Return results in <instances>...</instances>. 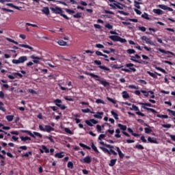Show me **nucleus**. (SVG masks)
Returning <instances> with one entry per match:
<instances>
[{"label":"nucleus","mask_w":175,"mask_h":175,"mask_svg":"<svg viewBox=\"0 0 175 175\" xmlns=\"http://www.w3.org/2000/svg\"><path fill=\"white\" fill-rule=\"evenodd\" d=\"M85 124H87V125L89 126H93L94 124H98V121H96L95 119H92L90 120H85Z\"/></svg>","instance_id":"6"},{"label":"nucleus","mask_w":175,"mask_h":175,"mask_svg":"<svg viewBox=\"0 0 175 175\" xmlns=\"http://www.w3.org/2000/svg\"><path fill=\"white\" fill-rule=\"evenodd\" d=\"M22 142H27V140H31V137H21Z\"/></svg>","instance_id":"37"},{"label":"nucleus","mask_w":175,"mask_h":175,"mask_svg":"<svg viewBox=\"0 0 175 175\" xmlns=\"http://www.w3.org/2000/svg\"><path fill=\"white\" fill-rule=\"evenodd\" d=\"M58 107L61 108L62 110H65V109H66V106H65V105H59L58 106Z\"/></svg>","instance_id":"60"},{"label":"nucleus","mask_w":175,"mask_h":175,"mask_svg":"<svg viewBox=\"0 0 175 175\" xmlns=\"http://www.w3.org/2000/svg\"><path fill=\"white\" fill-rule=\"evenodd\" d=\"M116 149H117V151H118V155H119L120 158L121 159H122V158H124V153H122V152L121 151V150L120 149V148L116 147Z\"/></svg>","instance_id":"16"},{"label":"nucleus","mask_w":175,"mask_h":175,"mask_svg":"<svg viewBox=\"0 0 175 175\" xmlns=\"http://www.w3.org/2000/svg\"><path fill=\"white\" fill-rule=\"evenodd\" d=\"M105 137H106V135L100 134L98 137V140H102V139H105Z\"/></svg>","instance_id":"55"},{"label":"nucleus","mask_w":175,"mask_h":175,"mask_svg":"<svg viewBox=\"0 0 175 175\" xmlns=\"http://www.w3.org/2000/svg\"><path fill=\"white\" fill-rule=\"evenodd\" d=\"M107 100H109V102H111L112 103H113V105H116V103H117V102L116 101V100L109 98V97H107Z\"/></svg>","instance_id":"41"},{"label":"nucleus","mask_w":175,"mask_h":175,"mask_svg":"<svg viewBox=\"0 0 175 175\" xmlns=\"http://www.w3.org/2000/svg\"><path fill=\"white\" fill-rule=\"evenodd\" d=\"M100 148L102 150V151H103V152H109V150L106 148L100 146Z\"/></svg>","instance_id":"58"},{"label":"nucleus","mask_w":175,"mask_h":175,"mask_svg":"<svg viewBox=\"0 0 175 175\" xmlns=\"http://www.w3.org/2000/svg\"><path fill=\"white\" fill-rule=\"evenodd\" d=\"M50 9L52 12H53V13H55V14H61L62 13L64 12V11H62V9H61L58 7L51 8Z\"/></svg>","instance_id":"5"},{"label":"nucleus","mask_w":175,"mask_h":175,"mask_svg":"<svg viewBox=\"0 0 175 175\" xmlns=\"http://www.w3.org/2000/svg\"><path fill=\"white\" fill-rule=\"evenodd\" d=\"M82 13L81 12H78L77 14L73 15L74 18H81V16H82Z\"/></svg>","instance_id":"28"},{"label":"nucleus","mask_w":175,"mask_h":175,"mask_svg":"<svg viewBox=\"0 0 175 175\" xmlns=\"http://www.w3.org/2000/svg\"><path fill=\"white\" fill-rule=\"evenodd\" d=\"M111 113L112 116H113L115 120H118V114H117V113L114 112V111H111Z\"/></svg>","instance_id":"34"},{"label":"nucleus","mask_w":175,"mask_h":175,"mask_svg":"<svg viewBox=\"0 0 175 175\" xmlns=\"http://www.w3.org/2000/svg\"><path fill=\"white\" fill-rule=\"evenodd\" d=\"M13 118H14V116L13 115H8L6 116V120L9 121V122L13 121Z\"/></svg>","instance_id":"24"},{"label":"nucleus","mask_w":175,"mask_h":175,"mask_svg":"<svg viewBox=\"0 0 175 175\" xmlns=\"http://www.w3.org/2000/svg\"><path fill=\"white\" fill-rule=\"evenodd\" d=\"M98 68H100V69H102V70H104L105 72L106 71L110 72V68L105 66H99Z\"/></svg>","instance_id":"23"},{"label":"nucleus","mask_w":175,"mask_h":175,"mask_svg":"<svg viewBox=\"0 0 175 175\" xmlns=\"http://www.w3.org/2000/svg\"><path fill=\"white\" fill-rule=\"evenodd\" d=\"M159 51L160 53H162L163 54H171V55H175V54L173 52H170L169 51H165V50H163L162 49H159Z\"/></svg>","instance_id":"13"},{"label":"nucleus","mask_w":175,"mask_h":175,"mask_svg":"<svg viewBox=\"0 0 175 175\" xmlns=\"http://www.w3.org/2000/svg\"><path fill=\"white\" fill-rule=\"evenodd\" d=\"M42 12L44 14H46V16H49L50 14V10H49V8L45 7L42 10Z\"/></svg>","instance_id":"17"},{"label":"nucleus","mask_w":175,"mask_h":175,"mask_svg":"<svg viewBox=\"0 0 175 175\" xmlns=\"http://www.w3.org/2000/svg\"><path fill=\"white\" fill-rule=\"evenodd\" d=\"M19 47H23L24 49H29V50H31V51H33V48L29 45L20 44Z\"/></svg>","instance_id":"11"},{"label":"nucleus","mask_w":175,"mask_h":175,"mask_svg":"<svg viewBox=\"0 0 175 175\" xmlns=\"http://www.w3.org/2000/svg\"><path fill=\"white\" fill-rule=\"evenodd\" d=\"M139 31H142V32H146V27H139Z\"/></svg>","instance_id":"63"},{"label":"nucleus","mask_w":175,"mask_h":175,"mask_svg":"<svg viewBox=\"0 0 175 175\" xmlns=\"http://www.w3.org/2000/svg\"><path fill=\"white\" fill-rule=\"evenodd\" d=\"M148 142L149 143H153L154 144H158V141H157V138H155V137L151 138V137H149L148 138Z\"/></svg>","instance_id":"12"},{"label":"nucleus","mask_w":175,"mask_h":175,"mask_svg":"<svg viewBox=\"0 0 175 175\" xmlns=\"http://www.w3.org/2000/svg\"><path fill=\"white\" fill-rule=\"evenodd\" d=\"M153 13H155V14H163V11L159 9H154L153 10Z\"/></svg>","instance_id":"19"},{"label":"nucleus","mask_w":175,"mask_h":175,"mask_svg":"<svg viewBox=\"0 0 175 175\" xmlns=\"http://www.w3.org/2000/svg\"><path fill=\"white\" fill-rule=\"evenodd\" d=\"M131 61H133L134 62H137L138 64H142V62L135 59V56H131Z\"/></svg>","instance_id":"32"},{"label":"nucleus","mask_w":175,"mask_h":175,"mask_svg":"<svg viewBox=\"0 0 175 175\" xmlns=\"http://www.w3.org/2000/svg\"><path fill=\"white\" fill-rule=\"evenodd\" d=\"M96 103H102V105H105V101H103V100L102 99L98 98L96 100Z\"/></svg>","instance_id":"48"},{"label":"nucleus","mask_w":175,"mask_h":175,"mask_svg":"<svg viewBox=\"0 0 175 175\" xmlns=\"http://www.w3.org/2000/svg\"><path fill=\"white\" fill-rule=\"evenodd\" d=\"M145 131V133H151V132H152V130L150 128H145L144 129Z\"/></svg>","instance_id":"44"},{"label":"nucleus","mask_w":175,"mask_h":175,"mask_svg":"<svg viewBox=\"0 0 175 175\" xmlns=\"http://www.w3.org/2000/svg\"><path fill=\"white\" fill-rule=\"evenodd\" d=\"M163 128H172V124H162Z\"/></svg>","instance_id":"62"},{"label":"nucleus","mask_w":175,"mask_h":175,"mask_svg":"<svg viewBox=\"0 0 175 175\" xmlns=\"http://www.w3.org/2000/svg\"><path fill=\"white\" fill-rule=\"evenodd\" d=\"M131 110H134L135 111H139V107H137V106L135 105H132V108H131Z\"/></svg>","instance_id":"38"},{"label":"nucleus","mask_w":175,"mask_h":175,"mask_svg":"<svg viewBox=\"0 0 175 175\" xmlns=\"http://www.w3.org/2000/svg\"><path fill=\"white\" fill-rule=\"evenodd\" d=\"M102 116H103V112H97L96 115H94L95 118L102 119Z\"/></svg>","instance_id":"18"},{"label":"nucleus","mask_w":175,"mask_h":175,"mask_svg":"<svg viewBox=\"0 0 175 175\" xmlns=\"http://www.w3.org/2000/svg\"><path fill=\"white\" fill-rule=\"evenodd\" d=\"M53 103H55V105H56V106L59 107L61 105V103H62V100L59 99H56L53 101Z\"/></svg>","instance_id":"26"},{"label":"nucleus","mask_w":175,"mask_h":175,"mask_svg":"<svg viewBox=\"0 0 175 175\" xmlns=\"http://www.w3.org/2000/svg\"><path fill=\"white\" fill-rule=\"evenodd\" d=\"M66 12L68 13L69 14H75V11L69 9H66Z\"/></svg>","instance_id":"51"},{"label":"nucleus","mask_w":175,"mask_h":175,"mask_svg":"<svg viewBox=\"0 0 175 175\" xmlns=\"http://www.w3.org/2000/svg\"><path fill=\"white\" fill-rule=\"evenodd\" d=\"M96 47H97V49H105V46L102 44H96Z\"/></svg>","instance_id":"52"},{"label":"nucleus","mask_w":175,"mask_h":175,"mask_svg":"<svg viewBox=\"0 0 175 175\" xmlns=\"http://www.w3.org/2000/svg\"><path fill=\"white\" fill-rule=\"evenodd\" d=\"M51 131H54V128L51 127V126L46 125L44 128V132H51Z\"/></svg>","instance_id":"14"},{"label":"nucleus","mask_w":175,"mask_h":175,"mask_svg":"<svg viewBox=\"0 0 175 175\" xmlns=\"http://www.w3.org/2000/svg\"><path fill=\"white\" fill-rule=\"evenodd\" d=\"M30 58H31V59H33V62L34 64H39V61L42 59V58L39 57H36L35 55H31L30 57Z\"/></svg>","instance_id":"9"},{"label":"nucleus","mask_w":175,"mask_h":175,"mask_svg":"<svg viewBox=\"0 0 175 175\" xmlns=\"http://www.w3.org/2000/svg\"><path fill=\"white\" fill-rule=\"evenodd\" d=\"M109 38L113 42H120V43H126V40L124 38H122L118 36H109Z\"/></svg>","instance_id":"4"},{"label":"nucleus","mask_w":175,"mask_h":175,"mask_svg":"<svg viewBox=\"0 0 175 175\" xmlns=\"http://www.w3.org/2000/svg\"><path fill=\"white\" fill-rule=\"evenodd\" d=\"M26 61H28V57L27 56H21L18 59H13L12 62L15 65H18L24 64Z\"/></svg>","instance_id":"2"},{"label":"nucleus","mask_w":175,"mask_h":175,"mask_svg":"<svg viewBox=\"0 0 175 175\" xmlns=\"http://www.w3.org/2000/svg\"><path fill=\"white\" fill-rule=\"evenodd\" d=\"M42 148L44 151V152H46V154H49V152H50V150H49L47 147H46V146L42 145Z\"/></svg>","instance_id":"29"},{"label":"nucleus","mask_w":175,"mask_h":175,"mask_svg":"<svg viewBox=\"0 0 175 175\" xmlns=\"http://www.w3.org/2000/svg\"><path fill=\"white\" fill-rule=\"evenodd\" d=\"M132 66H135V64L130 63V64H126V67L129 68L130 70H132V72H136V68H132Z\"/></svg>","instance_id":"10"},{"label":"nucleus","mask_w":175,"mask_h":175,"mask_svg":"<svg viewBox=\"0 0 175 175\" xmlns=\"http://www.w3.org/2000/svg\"><path fill=\"white\" fill-rule=\"evenodd\" d=\"M142 40H145L146 43L151 44V46H154V42H152V41H151L150 39L147 38L146 36H142Z\"/></svg>","instance_id":"8"},{"label":"nucleus","mask_w":175,"mask_h":175,"mask_svg":"<svg viewBox=\"0 0 175 175\" xmlns=\"http://www.w3.org/2000/svg\"><path fill=\"white\" fill-rule=\"evenodd\" d=\"M82 113H91V110L88 108L85 109H81Z\"/></svg>","instance_id":"53"},{"label":"nucleus","mask_w":175,"mask_h":175,"mask_svg":"<svg viewBox=\"0 0 175 175\" xmlns=\"http://www.w3.org/2000/svg\"><path fill=\"white\" fill-rule=\"evenodd\" d=\"M105 27L108 29H113V25H110L109 23L106 24Z\"/></svg>","instance_id":"47"},{"label":"nucleus","mask_w":175,"mask_h":175,"mask_svg":"<svg viewBox=\"0 0 175 175\" xmlns=\"http://www.w3.org/2000/svg\"><path fill=\"white\" fill-rule=\"evenodd\" d=\"M94 64H96V65H102V62L99 61V60H94Z\"/></svg>","instance_id":"61"},{"label":"nucleus","mask_w":175,"mask_h":175,"mask_svg":"<svg viewBox=\"0 0 175 175\" xmlns=\"http://www.w3.org/2000/svg\"><path fill=\"white\" fill-rule=\"evenodd\" d=\"M29 155H32V152H28L25 154H22V157H29Z\"/></svg>","instance_id":"54"},{"label":"nucleus","mask_w":175,"mask_h":175,"mask_svg":"<svg viewBox=\"0 0 175 175\" xmlns=\"http://www.w3.org/2000/svg\"><path fill=\"white\" fill-rule=\"evenodd\" d=\"M159 8L163 9V10H167V6L165 5H159Z\"/></svg>","instance_id":"39"},{"label":"nucleus","mask_w":175,"mask_h":175,"mask_svg":"<svg viewBox=\"0 0 175 175\" xmlns=\"http://www.w3.org/2000/svg\"><path fill=\"white\" fill-rule=\"evenodd\" d=\"M0 110L1 111H6V109L3 107V103L0 101Z\"/></svg>","instance_id":"40"},{"label":"nucleus","mask_w":175,"mask_h":175,"mask_svg":"<svg viewBox=\"0 0 175 175\" xmlns=\"http://www.w3.org/2000/svg\"><path fill=\"white\" fill-rule=\"evenodd\" d=\"M116 134L115 135V137L120 139V137H121V135H120V133H121V131H120V129L116 130Z\"/></svg>","instance_id":"25"},{"label":"nucleus","mask_w":175,"mask_h":175,"mask_svg":"<svg viewBox=\"0 0 175 175\" xmlns=\"http://www.w3.org/2000/svg\"><path fill=\"white\" fill-rule=\"evenodd\" d=\"M141 92L144 94V96H148V94H149L148 92L145 90H141Z\"/></svg>","instance_id":"59"},{"label":"nucleus","mask_w":175,"mask_h":175,"mask_svg":"<svg viewBox=\"0 0 175 175\" xmlns=\"http://www.w3.org/2000/svg\"><path fill=\"white\" fill-rule=\"evenodd\" d=\"M82 163H90L91 162V157L87 156L85 158L80 160Z\"/></svg>","instance_id":"7"},{"label":"nucleus","mask_w":175,"mask_h":175,"mask_svg":"<svg viewBox=\"0 0 175 175\" xmlns=\"http://www.w3.org/2000/svg\"><path fill=\"white\" fill-rule=\"evenodd\" d=\"M134 3V5L135 6V8H137V9H140V3H139V1L135 0Z\"/></svg>","instance_id":"33"},{"label":"nucleus","mask_w":175,"mask_h":175,"mask_svg":"<svg viewBox=\"0 0 175 175\" xmlns=\"http://www.w3.org/2000/svg\"><path fill=\"white\" fill-rule=\"evenodd\" d=\"M120 14H123V16H129V14L128 12H125L124 11H118Z\"/></svg>","instance_id":"49"},{"label":"nucleus","mask_w":175,"mask_h":175,"mask_svg":"<svg viewBox=\"0 0 175 175\" xmlns=\"http://www.w3.org/2000/svg\"><path fill=\"white\" fill-rule=\"evenodd\" d=\"M64 131L66 132V133H69V135H73V133L72 131H70V129H69V128H65Z\"/></svg>","instance_id":"43"},{"label":"nucleus","mask_w":175,"mask_h":175,"mask_svg":"<svg viewBox=\"0 0 175 175\" xmlns=\"http://www.w3.org/2000/svg\"><path fill=\"white\" fill-rule=\"evenodd\" d=\"M33 133V135L34 136H38V137H40V138L43 137V136L42 135V134H40V133H38V132L34 131Z\"/></svg>","instance_id":"46"},{"label":"nucleus","mask_w":175,"mask_h":175,"mask_svg":"<svg viewBox=\"0 0 175 175\" xmlns=\"http://www.w3.org/2000/svg\"><path fill=\"white\" fill-rule=\"evenodd\" d=\"M136 148H137L138 150H144V147L141 145V144H137L135 146Z\"/></svg>","instance_id":"45"},{"label":"nucleus","mask_w":175,"mask_h":175,"mask_svg":"<svg viewBox=\"0 0 175 175\" xmlns=\"http://www.w3.org/2000/svg\"><path fill=\"white\" fill-rule=\"evenodd\" d=\"M142 17H143V18H146V20H150V18H148V14L146 13L142 14Z\"/></svg>","instance_id":"50"},{"label":"nucleus","mask_w":175,"mask_h":175,"mask_svg":"<svg viewBox=\"0 0 175 175\" xmlns=\"http://www.w3.org/2000/svg\"><path fill=\"white\" fill-rule=\"evenodd\" d=\"M87 75L88 76H90V77L95 79L96 81H99L102 85H104V87L109 85V82L103 80L100 77L91 72H88Z\"/></svg>","instance_id":"1"},{"label":"nucleus","mask_w":175,"mask_h":175,"mask_svg":"<svg viewBox=\"0 0 175 175\" xmlns=\"http://www.w3.org/2000/svg\"><path fill=\"white\" fill-rule=\"evenodd\" d=\"M68 167H70V169H73V163L69 161L67 165Z\"/></svg>","instance_id":"56"},{"label":"nucleus","mask_w":175,"mask_h":175,"mask_svg":"<svg viewBox=\"0 0 175 175\" xmlns=\"http://www.w3.org/2000/svg\"><path fill=\"white\" fill-rule=\"evenodd\" d=\"M118 126L120 127V129H121V131H126V126L122 124H118Z\"/></svg>","instance_id":"27"},{"label":"nucleus","mask_w":175,"mask_h":175,"mask_svg":"<svg viewBox=\"0 0 175 175\" xmlns=\"http://www.w3.org/2000/svg\"><path fill=\"white\" fill-rule=\"evenodd\" d=\"M126 53H128V54H135V53H136V51H135L134 49H128L126 51Z\"/></svg>","instance_id":"42"},{"label":"nucleus","mask_w":175,"mask_h":175,"mask_svg":"<svg viewBox=\"0 0 175 175\" xmlns=\"http://www.w3.org/2000/svg\"><path fill=\"white\" fill-rule=\"evenodd\" d=\"M55 157L56 158H64V157H65V154H64V152H59V153H56L55 154Z\"/></svg>","instance_id":"22"},{"label":"nucleus","mask_w":175,"mask_h":175,"mask_svg":"<svg viewBox=\"0 0 175 175\" xmlns=\"http://www.w3.org/2000/svg\"><path fill=\"white\" fill-rule=\"evenodd\" d=\"M116 162H117V159H111V161H110V163H109V166H114V165H116Z\"/></svg>","instance_id":"30"},{"label":"nucleus","mask_w":175,"mask_h":175,"mask_svg":"<svg viewBox=\"0 0 175 175\" xmlns=\"http://www.w3.org/2000/svg\"><path fill=\"white\" fill-rule=\"evenodd\" d=\"M91 147H92V150H94V151H95V152H99V150H98V148H96V146H95L94 143H92Z\"/></svg>","instance_id":"35"},{"label":"nucleus","mask_w":175,"mask_h":175,"mask_svg":"<svg viewBox=\"0 0 175 175\" xmlns=\"http://www.w3.org/2000/svg\"><path fill=\"white\" fill-rule=\"evenodd\" d=\"M167 111H169V113H171V114H172L174 116V117H175V111H172L171 109H167Z\"/></svg>","instance_id":"64"},{"label":"nucleus","mask_w":175,"mask_h":175,"mask_svg":"<svg viewBox=\"0 0 175 175\" xmlns=\"http://www.w3.org/2000/svg\"><path fill=\"white\" fill-rule=\"evenodd\" d=\"M6 40H8V42H10L11 43H14V44H18V42L14 41L12 38H7Z\"/></svg>","instance_id":"36"},{"label":"nucleus","mask_w":175,"mask_h":175,"mask_svg":"<svg viewBox=\"0 0 175 175\" xmlns=\"http://www.w3.org/2000/svg\"><path fill=\"white\" fill-rule=\"evenodd\" d=\"M147 73L151 76V77H153L154 79H157V74L154 72H151L150 71H148Z\"/></svg>","instance_id":"31"},{"label":"nucleus","mask_w":175,"mask_h":175,"mask_svg":"<svg viewBox=\"0 0 175 175\" xmlns=\"http://www.w3.org/2000/svg\"><path fill=\"white\" fill-rule=\"evenodd\" d=\"M139 105H142V108L144 109L145 110H148V111H151L152 113H155L156 114H158V111H155V109L152 108H148V107H152V105L150 103H140ZM147 106V107H146Z\"/></svg>","instance_id":"3"},{"label":"nucleus","mask_w":175,"mask_h":175,"mask_svg":"<svg viewBox=\"0 0 175 175\" xmlns=\"http://www.w3.org/2000/svg\"><path fill=\"white\" fill-rule=\"evenodd\" d=\"M58 44H59V46H69L68 45V44L66 43V42L64 41L63 40H60L57 42Z\"/></svg>","instance_id":"20"},{"label":"nucleus","mask_w":175,"mask_h":175,"mask_svg":"<svg viewBox=\"0 0 175 175\" xmlns=\"http://www.w3.org/2000/svg\"><path fill=\"white\" fill-rule=\"evenodd\" d=\"M113 5H114V6L118 8V9H121V10L124 9L122 8V6H124V5H122V4H121V3H118V2L114 3Z\"/></svg>","instance_id":"21"},{"label":"nucleus","mask_w":175,"mask_h":175,"mask_svg":"<svg viewBox=\"0 0 175 175\" xmlns=\"http://www.w3.org/2000/svg\"><path fill=\"white\" fill-rule=\"evenodd\" d=\"M1 10H3V12H9L10 13H13V10H9V9H7V8H1Z\"/></svg>","instance_id":"57"},{"label":"nucleus","mask_w":175,"mask_h":175,"mask_svg":"<svg viewBox=\"0 0 175 175\" xmlns=\"http://www.w3.org/2000/svg\"><path fill=\"white\" fill-rule=\"evenodd\" d=\"M122 95L124 99H129V94H128V92L126 91L122 92Z\"/></svg>","instance_id":"15"}]
</instances>
